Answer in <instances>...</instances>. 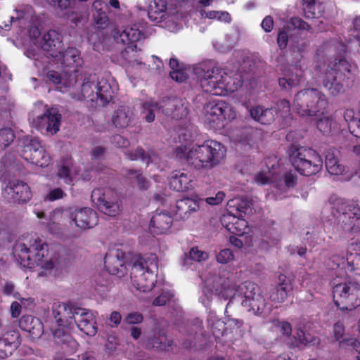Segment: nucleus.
Returning <instances> with one entry per match:
<instances>
[{"label": "nucleus", "instance_id": "1", "mask_svg": "<svg viewBox=\"0 0 360 360\" xmlns=\"http://www.w3.org/2000/svg\"><path fill=\"white\" fill-rule=\"evenodd\" d=\"M226 148L219 141L208 139L202 144L189 148L187 144L177 146L174 153L180 160L186 161L196 169H210L220 163Z\"/></svg>", "mask_w": 360, "mask_h": 360}, {"label": "nucleus", "instance_id": "2", "mask_svg": "<svg viewBox=\"0 0 360 360\" xmlns=\"http://www.w3.org/2000/svg\"><path fill=\"white\" fill-rule=\"evenodd\" d=\"M72 98L86 100L91 106H105L112 100L113 91L107 79H98L96 75H89L84 78L80 94Z\"/></svg>", "mask_w": 360, "mask_h": 360}, {"label": "nucleus", "instance_id": "3", "mask_svg": "<svg viewBox=\"0 0 360 360\" xmlns=\"http://www.w3.org/2000/svg\"><path fill=\"white\" fill-rule=\"evenodd\" d=\"M200 82L205 93L220 96L237 91L241 85L240 81L236 83L231 75L218 67L205 71Z\"/></svg>", "mask_w": 360, "mask_h": 360}, {"label": "nucleus", "instance_id": "4", "mask_svg": "<svg viewBox=\"0 0 360 360\" xmlns=\"http://www.w3.org/2000/svg\"><path fill=\"white\" fill-rule=\"evenodd\" d=\"M328 105V101L326 95L315 88L304 89L298 91L293 101L295 112L302 117L323 114Z\"/></svg>", "mask_w": 360, "mask_h": 360}, {"label": "nucleus", "instance_id": "5", "mask_svg": "<svg viewBox=\"0 0 360 360\" xmlns=\"http://www.w3.org/2000/svg\"><path fill=\"white\" fill-rule=\"evenodd\" d=\"M352 79L351 65L345 59L335 60L332 66H328L323 80V86L333 96H336L345 91L349 80Z\"/></svg>", "mask_w": 360, "mask_h": 360}, {"label": "nucleus", "instance_id": "6", "mask_svg": "<svg viewBox=\"0 0 360 360\" xmlns=\"http://www.w3.org/2000/svg\"><path fill=\"white\" fill-rule=\"evenodd\" d=\"M352 79L351 65L345 59L335 60L332 66H328L323 80V86L333 96H336L345 91L349 80Z\"/></svg>", "mask_w": 360, "mask_h": 360}, {"label": "nucleus", "instance_id": "7", "mask_svg": "<svg viewBox=\"0 0 360 360\" xmlns=\"http://www.w3.org/2000/svg\"><path fill=\"white\" fill-rule=\"evenodd\" d=\"M290 162L301 175L309 176L319 172L323 167L321 155L311 148L299 147L292 150Z\"/></svg>", "mask_w": 360, "mask_h": 360}, {"label": "nucleus", "instance_id": "8", "mask_svg": "<svg viewBox=\"0 0 360 360\" xmlns=\"http://www.w3.org/2000/svg\"><path fill=\"white\" fill-rule=\"evenodd\" d=\"M47 251V244L39 238H37L30 244V248L24 243L16 245L13 255L22 267L32 269L35 265H43V259Z\"/></svg>", "mask_w": 360, "mask_h": 360}, {"label": "nucleus", "instance_id": "9", "mask_svg": "<svg viewBox=\"0 0 360 360\" xmlns=\"http://www.w3.org/2000/svg\"><path fill=\"white\" fill-rule=\"evenodd\" d=\"M131 262L130 277L132 285L139 292H150L155 286V278L148 262L138 255L133 257Z\"/></svg>", "mask_w": 360, "mask_h": 360}, {"label": "nucleus", "instance_id": "10", "mask_svg": "<svg viewBox=\"0 0 360 360\" xmlns=\"http://www.w3.org/2000/svg\"><path fill=\"white\" fill-rule=\"evenodd\" d=\"M334 217L343 224L344 229L351 232L360 231V207L354 203L338 200L332 207Z\"/></svg>", "mask_w": 360, "mask_h": 360}, {"label": "nucleus", "instance_id": "11", "mask_svg": "<svg viewBox=\"0 0 360 360\" xmlns=\"http://www.w3.org/2000/svg\"><path fill=\"white\" fill-rule=\"evenodd\" d=\"M205 123L210 128H224L228 122L236 117V112L232 105L224 101H218L207 107L205 112Z\"/></svg>", "mask_w": 360, "mask_h": 360}, {"label": "nucleus", "instance_id": "12", "mask_svg": "<svg viewBox=\"0 0 360 360\" xmlns=\"http://www.w3.org/2000/svg\"><path fill=\"white\" fill-rule=\"evenodd\" d=\"M21 155L27 162L40 167H46L51 162V158L37 138L27 139Z\"/></svg>", "mask_w": 360, "mask_h": 360}, {"label": "nucleus", "instance_id": "13", "mask_svg": "<svg viewBox=\"0 0 360 360\" xmlns=\"http://www.w3.org/2000/svg\"><path fill=\"white\" fill-rule=\"evenodd\" d=\"M126 263V253L120 249L108 252L104 259L105 268L107 271L120 278L127 274L128 269Z\"/></svg>", "mask_w": 360, "mask_h": 360}, {"label": "nucleus", "instance_id": "14", "mask_svg": "<svg viewBox=\"0 0 360 360\" xmlns=\"http://www.w3.org/2000/svg\"><path fill=\"white\" fill-rule=\"evenodd\" d=\"M70 218L77 227L82 230L92 229L98 223L97 212L89 207L75 209L70 212Z\"/></svg>", "mask_w": 360, "mask_h": 360}, {"label": "nucleus", "instance_id": "15", "mask_svg": "<svg viewBox=\"0 0 360 360\" xmlns=\"http://www.w3.org/2000/svg\"><path fill=\"white\" fill-rule=\"evenodd\" d=\"M78 308L79 307L70 303H55L53 307V314L58 326L62 329L71 326L76 316L75 312H77Z\"/></svg>", "mask_w": 360, "mask_h": 360}, {"label": "nucleus", "instance_id": "16", "mask_svg": "<svg viewBox=\"0 0 360 360\" xmlns=\"http://www.w3.org/2000/svg\"><path fill=\"white\" fill-rule=\"evenodd\" d=\"M61 119L62 116L56 108H48L37 117V127L41 131L56 134L59 131Z\"/></svg>", "mask_w": 360, "mask_h": 360}, {"label": "nucleus", "instance_id": "17", "mask_svg": "<svg viewBox=\"0 0 360 360\" xmlns=\"http://www.w3.org/2000/svg\"><path fill=\"white\" fill-rule=\"evenodd\" d=\"M51 56L64 68H72V72H77L79 68L83 65L80 51L75 47H68L64 51H60L58 54L51 53Z\"/></svg>", "mask_w": 360, "mask_h": 360}, {"label": "nucleus", "instance_id": "18", "mask_svg": "<svg viewBox=\"0 0 360 360\" xmlns=\"http://www.w3.org/2000/svg\"><path fill=\"white\" fill-rule=\"evenodd\" d=\"M91 200L99 210L110 217H115L120 212L117 202L110 200L102 188H97L91 192Z\"/></svg>", "mask_w": 360, "mask_h": 360}, {"label": "nucleus", "instance_id": "19", "mask_svg": "<svg viewBox=\"0 0 360 360\" xmlns=\"http://www.w3.org/2000/svg\"><path fill=\"white\" fill-rule=\"evenodd\" d=\"M173 217L168 211L156 210L150 218L148 229L151 234L167 233L173 224Z\"/></svg>", "mask_w": 360, "mask_h": 360}, {"label": "nucleus", "instance_id": "20", "mask_svg": "<svg viewBox=\"0 0 360 360\" xmlns=\"http://www.w3.org/2000/svg\"><path fill=\"white\" fill-rule=\"evenodd\" d=\"M74 323H75L79 330L89 336H94L97 333V326L96 318L93 313L89 310L79 307L77 312H75Z\"/></svg>", "mask_w": 360, "mask_h": 360}, {"label": "nucleus", "instance_id": "21", "mask_svg": "<svg viewBox=\"0 0 360 360\" xmlns=\"http://www.w3.org/2000/svg\"><path fill=\"white\" fill-rule=\"evenodd\" d=\"M195 184V176L185 169L174 172L169 179L170 188L178 192L192 190Z\"/></svg>", "mask_w": 360, "mask_h": 360}, {"label": "nucleus", "instance_id": "22", "mask_svg": "<svg viewBox=\"0 0 360 360\" xmlns=\"http://www.w3.org/2000/svg\"><path fill=\"white\" fill-rule=\"evenodd\" d=\"M329 285L332 292H360V284L350 277L336 271L335 276L332 275Z\"/></svg>", "mask_w": 360, "mask_h": 360}, {"label": "nucleus", "instance_id": "23", "mask_svg": "<svg viewBox=\"0 0 360 360\" xmlns=\"http://www.w3.org/2000/svg\"><path fill=\"white\" fill-rule=\"evenodd\" d=\"M304 70L302 64H295L283 72V77L278 79L279 86L282 89L290 90L300 84L304 76Z\"/></svg>", "mask_w": 360, "mask_h": 360}, {"label": "nucleus", "instance_id": "24", "mask_svg": "<svg viewBox=\"0 0 360 360\" xmlns=\"http://www.w3.org/2000/svg\"><path fill=\"white\" fill-rule=\"evenodd\" d=\"M6 188L13 193L12 198L15 202L26 203L32 197V193L30 186L27 183L22 181H11Z\"/></svg>", "mask_w": 360, "mask_h": 360}, {"label": "nucleus", "instance_id": "25", "mask_svg": "<svg viewBox=\"0 0 360 360\" xmlns=\"http://www.w3.org/2000/svg\"><path fill=\"white\" fill-rule=\"evenodd\" d=\"M250 117L262 124H270L275 120L277 110L275 108H266L264 105H256L248 108Z\"/></svg>", "mask_w": 360, "mask_h": 360}, {"label": "nucleus", "instance_id": "26", "mask_svg": "<svg viewBox=\"0 0 360 360\" xmlns=\"http://www.w3.org/2000/svg\"><path fill=\"white\" fill-rule=\"evenodd\" d=\"M221 222L227 231L236 236H243L248 229V224L245 219L229 213L223 214Z\"/></svg>", "mask_w": 360, "mask_h": 360}, {"label": "nucleus", "instance_id": "27", "mask_svg": "<svg viewBox=\"0 0 360 360\" xmlns=\"http://www.w3.org/2000/svg\"><path fill=\"white\" fill-rule=\"evenodd\" d=\"M63 46L62 35L54 30L46 32L41 41V49L49 53L58 54Z\"/></svg>", "mask_w": 360, "mask_h": 360}, {"label": "nucleus", "instance_id": "28", "mask_svg": "<svg viewBox=\"0 0 360 360\" xmlns=\"http://www.w3.org/2000/svg\"><path fill=\"white\" fill-rule=\"evenodd\" d=\"M19 327L27 332L32 338H38L44 333L42 322L32 315H23L19 321Z\"/></svg>", "mask_w": 360, "mask_h": 360}, {"label": "nucleus", "instance_id": "29", "mask_svg": "<svg viewBox=\"0 0 360 360\" xmlns=\"http://www.w3.org/2000/svg\"><path fill=\"white\" fill-rule=\"evenodd\" d=\"M203 203V199H193L191 198H184L176 201V214L182 219L189 217L191 213L197 212L200 205Z\"/></svg>", "mask_w": 360, "mask_h": 360}, {"label": "nucleus", "instance_id": "30", "mask_svg": "<svg viewBox=\"0 0 360 360\" xmlns=\"http://www.w3.org/2000/svg\"><path fill=\"white\" fill-rule=\"evenodd\" d=\"M333 297L341 311H352L360 306V294H333Z\"/></svg>", "mask_w": 360, "mask_h": 360}, {"label": "nucleus", "instance_id": "31", "mask_svg": "<svg viewBox=\"0 0 360 360\" xmlns=\"http://www.w3.org/2000/svg\"><path fill=\"white\" fill-rule=\"evenodd\" d=\"M340 151L330 148L326 153L325 165L327 171L332 175H340L345 172V167L340 163Z\"/></svg>", "mask_w": 360, "mask_h": 360}, {"label": "nucleus", "instance_id": "32", "mask_svg": "<svg viewBox=\"0 0 360 360\" xmlns=\"http://www.w3.org/2000/svg\"><path fill=\"white\" fill-rule=\"evenodd\" d=\"M173 340L169 339L163 329L154 331L147 340V347L158 351H167L172 346Z\"/></svg>", "mask_w": 360, "mask_h": 360}, {"label": "nucleus", "instance_id": "33", "mask_svg": "<svg viewBox=\"0 0 360 360\" xmlns=\"http://www.w3.org/2000/svg\"><path fill=\"white\" fill-rule=\"evenodd\" d=\"M134 119V114L129 107L120 106L112 116V122L117 129H124L129 126Z\"/></svg>", "mask_w": 360, "mask_h": 360}, {"label": "nucleus", "instance_id": "34", "mask_svg": "<svg viewBox=\"0 0 360 360\" xmlns=\"http://www.w3.org/2000/svg\"><path fill=\"white\" fill-rule=\"evenodd\" d=\"M302 9L306 18H320L324 12L323 0H302Z\"/></svg>", "mask_w": 360, "mask_h": 360}, {"label": "nucleus", "instance_id": "35", "mask_svg": "<svg viewBox=\"0 0 360 360\" xmlns=\"http://www.w3.org/2000/svg\"><path fill=\"white\" fill-rule=\"evenodd\" d=\"M95 9L94 13V20L96 26L99 30L105 29L110 22L109 17L107 14V4L101 1H96L93 4Z\"/></svg>", "mask_w": 360, "mask_h": 360}, {"label": "nucleus", "instance_id": "36", "mask_svg": "<svg viewBox=\"0 0 360 360\" xmlns=\"http://www.w3.org/2000/svg\"><path fill=\"white\" fill-rule=\"evenodd\" d=\"M167 8V0H153L149 4L148 15L152 21L160 22L165 17Z\"/></svg>", "mask_w": 360, "mask_h": 360}, {"label": "nucleus", "instance_id": "37", "mask_svg": "<svg viewBox=\"0 0 360 360\" xmlns=\"http://www.w3.org/2000/svg\"><path fill=\"white\" fill-rule=\"evenodd\" d=\"M244 306H248L250 310L256 314H262L266 307V300L263 294H245L243 301Z\"/></svg>", "mask_w": 360, "mask_h": 360}, {"label": "nucleus", "instance_id": "38", "mask_svg": "<svg viewBox=\"0 0 360 360\" xmlns=\"http://www.w3.org/2000/svg\"><path fill=\"white\" fill-rule=\"evenodd\" d=\"M143 34L139 29L127 27L120 34V39L124 44H132L139 41Z\"/></svg>", "mask_w": 360, "mask_h": 360}, {"label": "nucleus", "instance_id": "39", "mask_svg": "<svg viewBox=\"0 0 360 360\" xmlns=\"http://www.w3.org/2000/svg\"><path fill=\"white\" fill-rule=\"evenodd\" d=\"M125 175L131 181H134L141 190H147L149 188L150 182L137 169H126Z\"/></svg>", "mask_w": 360, "mask_h": 360}, {"label": "nucleus", "instance_id": "40", "mask_svg": "<svg viewBox=\"0 0 360 360\" xmlns=\"http://www.w3.org/2000/svg\"><path fill=\"white\" fill-rule=\"evenodd\" d=\"M235 141L244 146H251L253 143V129H243L240 130L236 135Z\"/></svg>", "mask_w": 360, "mask_h": 360}, {"label": "nucleus", "instance_id": "41", "mask_svg": "<svg viewBox=\"0 0 360 360\" xmlns=\"http://www.w3.org/2000/svg\"><path fill=\"white\" fill-rule=\"evenodd\" d=\"M15 138V133L11 128L3 127L0 129V149L4 150L10 146Z\"/></svg>", "mask_w": 360, "mask_h": 360}, {"label": "nucleus", "instance_id": "42", "mask_svg": "<svg viewBox=\"0 0 360 360\" xmlns=\"http://www.w3.org/2000/svg\"><path fill=\"white\" fill-rule=\"evenodd\" d=\"M4 340L14 352L20 344V335L18 330H12L6 332L2 337Z\"/></svg>", "mask_w": 360, "mask_h": 360}, {"label": "nucleus", "instance_id": "43", "mask_svg": "<svg viewBox=\"0 0 360 360\" xmlns=\"http://www.w3.org/2000/svg\"><path fill=\"white\" fill-rule=\"evenodd\" d=\"M20 302L21 304L18 302H13L11 305V314L13 318H18L20 315L22 305L28 307L34 304V299L31 297L21 298Z\"/></svg>", "mask_w": 360, "mask_h": 360}, {"label": "nucleus", "instance_id": "44", "mask_svg": "<svg viewBox=\"0 0 360 360\" xmlns=\"http://www.w3.org/2000/svg\"><path fill=\"white\" fill-rule=\"evenodd\" d=\"M327 266L331 269H345V271L347 270V259H345L344 256H340L337 255H333L327 262Z\"/></svg>", "mask_w": 360, "mask_h": 360}, {"label": "nucleus", "instance_id": "45", "mask_svg": "<svg viewBox=\"0 0 360 360\" xmlns=\"http://www.w3.org/2000/svg\"><path fill=\"white\" fill-rule=\"evenodd\" d=\"M293 289L292 281L285 275L281 274L276 286V292H290Z\"/></svg>", "mask_w": 360, "mask_h": 360}, {"label": "nucleus", "instance_id": "46", "mask_svg": "<svg viewBox=\"0 0 360 360\" xmlns=\"http://www.w3.org/2000/svg\"><path fill=\"white\" fill-rule=\"evenodd\" d=\"M347 270L356 275H360V254L350 255L347 257Z\"/></svg>", "mask_w": 360, "mask_h": 360}, {"label": "nucleus", "instance_id": "47", "mask_svg": "<svg viewBox=\"0 0 360 360\" xmlns=\"http://www.w3.org/2000/svg\"><path fill=\"white\" fill-rule=\"evenodd\" d=\"M127 158L131 160H141L146 161L147 165L149 164L150 157L145 152L141 147H137L134 152H128L126 153Z\"/></svg>", "mask_w": 360, "mask_h": 360}, {"label": "nucleus", "instance_id": "48", "mask_svg": "<svg viewBox=\"0 0 360 360\" xmlns=\"http://www.w3.org/2000/svg\"><path fill=\"white\" fill-rule=\"evenodd\" d=\"M333 120L328 117L320 118L316 122L317 129L324 135L331 132Z\"/></svg>", "mask_w": 360, "mask_h": 360}, {"label": "nucleus", "instance_id": "49", "mask_svg": "<svg viewBox=\"0 0 360 360\" xmlns=\"http://www.w3.org/2000/svg\"><path fill=\"white\" fill-rule=\"evenodd\" d=\"M297 340L303 345H315L318 342L317 338L303 330H298L297 332Z\"/></svg>", "mask_w": 360, "mask_h": 360}, {"label": "nucleus", "instance_id": "50", "mask_svg": "<svg viewBox=\"0 0 360 360\" xmlns=\"http://www.w3.org/2000/svg\"><path fill=\"white\" fill-rule=\"evenodd\" d=\"M57 176L59 179H63L64 182L70 185L72 184L73 179L70 174V169L68 165H61L58 167Z\"/></svg>", "mask_w": 360, "mask_h": 360}, {"label": "nucleus", "instance_id": "51", "mask_svg": "<svg viewBox=\"0 0 360 360\" xmlns=\"http://www.w3.org/2000/svg\"><path fill=\"white\" fill-rule=\"evenodd\" d=\"M290 30V25L284 27L278 34L277 44L281 49H284L287 47L289 40V32Z\"/></svg>", "mask_w": 360, "mask_h": 360}, {"label": "nucleus", "instance_id": "52", "mask_svg": "<svg viewBox=\"0 0 360 360\" xmlns=\"http://www.w3.org/2000/svg\"><path fill=\"white\" fill-rule=\"evenodd\" d=\"M277 114L279 113L281 117H285L290 115V103L287 99H282L276 103Z\"/></svg>", "mask_w": 360, "mask_h": 360}, {"label": "nucleus", "instance_id": "53", "mask_svg": "<svg viewBox=\"0 0 360 360\" xmlns=\"http://www.w3.org/2000/svg\"><path fill=\"white\" fill-rule=\"evenodd\" d=\"M290 25L294 27L297 32L300 30H310L311 26L299 17H293L290 19Z\"/></svg>", "mask_w": 360, "mask_h": 360}, {"label": "nucleus", "instance_id": "54", "mask_svg": "<svg viewBox=\"0 0 360 360\" xmlns=\"http://www.w3.org/2000/svg\"><path fill=\"white\" fill-rule=\"evenodd\" d=\"M234 258L233 253L231 250L227 248L221 250L217 255V260L221 264H227Z\"/></svg>", "mask_w": 360, "mask_h": 360}, {"label": "nucleus", "instance_id": "55", "mask_svg": "<svg viewBox=\"0 0 360 360\" xmlns=\"http://www.w3.org/2000/svg\"><path fill=\"white\" fill-rule=\"evenodd\" d=\"M189 257L192 260L201 262L208 258V254L206 252L200 250L198 247H193L189 252Z\"/></svg>", "mask_w": 360, "mask_h": 360}, {"label": "nucleus", "instance_id": "56", "mask_svg": "<svg viewBox=\"0 0 360 360\" xmlns=\"http://www.w3.org/2000/svg\"><path fill=\"white\" fill-rule=\"evenodd\" d=\"M272 323L274 325V326L280 328V331L283 335L287 337L291 335L292 326L289 322L285 321H279L278 320H274L272 321Z\"/></svg>", "mask_w": 360, "mask_h": 360}, {"label": "nucleus", "instance_id": "57", "mask_svg": "<svg viewBox=\"0 0 360 360\" xmlns=\"http://www.w3.org/2000/svg\"><path fill=\"white\" fill-rule=\"evenodd\" d=\"M282 179L288 188H294L297 182V176L295 172H288L283 174Z\"/></svg>", "mask_w": 360, "mask_h": 360}, {"label": "nucleus", "instance_id": "58", "mask_svg": "<svg viewBox=\"0 0 360 360\" xmlns=\"http://www.w3.org/2000/svg\"><path fill=\"white\" fill-rule=\"evenodd\" d=\"M66 193L60 188H56L50 191L45 197V200L55 201L63 198Z\"/></svg>", "mask_w": 360, "mask_h": 360}, {"label": "nucleus", "instance_id": "59", "mask_svg": "<svg viewBox=\"0 0 360 360\" xmlns=\"http://www.w3.org/2000/svg\"><path fill=\"white\" fill-rule=\"evenodd\" d=\"M241 292H256L258 290V285L250 281H246L238 286Z\"/></svg>", "mask_w": 360, "mask_h": 360}, {"label": "nucleus", "instance_id": "60", "mask_svg": "<svg viewBox=\"0 0 360 360\" xmlns=\"http://www.w3.org/2000/svg\"><path fill=\"white\" fill-rule=\"evenodd\" d=\"M11 348L7 345L2 338H0V359H5L13 353Z\"/></svg>", "mask_w": 360, "mask_h": 360}, {"label": "nucleus", "instance_id": "61", "mask_svg": "<svg viewBox=\"0 0 360 360\" xmlns=\"http://www.w3.org/2000/svg\"><path fill=\"white\" fill-rule=\"evenodd\" d=\"M143 320V315L139 312L130 313L125 318V321L129 324L140 323Z\"/></svg>", "mask_w": 360, "mask_h": 360}, {"label": "nucleus", "instance_id": "62", "mask_svg": "<svg viewBox=\"0 0 360 360\" xmlns=\"http://www.w3.org/2000/svg\"><path fill=\"white\" fill-rule=\"evenodd\" d=\"M112 142L117 148H127L129 145V141L119 134L113 136Z\"/></svg>", "mask_w": 360, "mask_h": 360}, {"label": "nucleus", "instance_id": "63", "mask_svg": "<svg viewBox=\"0 0 360 360\" xmlns=\"http://www.w3.org/2000/svg\"><path fill=\"white\" fill-rule=\"evenodd\" d=\"M225 197V194L222 191H219L214 197H208L203 199V202L205 201L210 205H217L221 203Z\"/></svg>", "mask_w": 360, "mask_h": 360}, {"label": "nucleus", "instance_id": "64", "mask_svg": "<svg viewBox=\"0 0 360 360\" xmlns=\"http://www.w3.org/2000/svg\"><path fill=\"white\" fill-rule=\"evenodd\" d=\"M348 129L353 136L360 139V119L352 122L348 126Z\"/></svg>", "mask_w": 360, "mask_h": 360}]
</instances>
